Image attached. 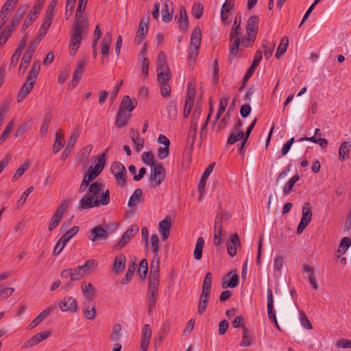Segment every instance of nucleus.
<instances>
[{
  "label": "nucleus",
  "instance_id": "f257e3e1",
  "mask_svg": "<svg viewBox=\"0 0 351 351\" xmlns=\"http://www.w3.org/2000/svg\"><path fill=\"white\" fill-rule=\"evenodd\" d=\"M99 185L97 183H91L88 188L89 195L84 196L80 201V208L82 210H87L101 205L106 206L110 203V191L108 189L102 192L100 199H94L99 191Z\"/></svg>",
  "mask_w": 351,
  "mask_h": 351
},
{
  "label": "nucleus",
  "instance_id": "f03ea898",
  "mask_svg": "<svg viewBox=\"0 0 351 351\" xmlns=\"http://www.w3.org/2000/svg\"><path fill=\"white\" fill-rule=\"evenodd\" d=\"M88 32V23L75 22L69 40V54L75 56L81 45L84 36L87 35Z\"/></svg>",
  "mask_w": 351,
  "mask_h": 351
},
{
  "label": "nucleus",
  "instance_id": "7ed1b4c3",
  "mask_svg": "<svg viewBox=\"0 0 351 351\" xmlns=\"http://www.w3.org/2000/svg\"><path fill=\"white\" fill-rule=\"evenodd\" d=\"M201 29L199 26H196L193 28L190 38V47L189 48L188 53V58L190 60H195L199 53V49L201 45Z\"/></svg>",
  "mask_w": 351,
  "mask_h": 351
},
{
  "label": "nucleus",
  "instance_id": "20e7f679",
  "mask_svg": "<svg viewBox=\"0 0 351 351\" xmlns=\"http://www.w3.org/2000/svg\"><path fill=\"white\" fill-rule=\"evenodd\" d=\"M165 178V169L160 163H156L151 167V173L149 178L152 187L159 186Z\"/></svg>",
  "mask_w": 351,
  "mask_h": 351
},
{
  "label": "nucleus",
  "instance_id": "39448f33",
  "mask_svg": "<svg viewBox=\"0 0 351 351\" xmlns=\"http://www.w3.org/2000/svg\"><path fill=\"white\" fill-rule=\"evenodd\" d=\"M110 170L116 179L117 184L124 186L126 183L127 174L124 165L120 162H114L111 165Z\"/></svg>",
  "mask_w": 351,
  "mask_h": 351
},
{
  "label": "nucleus",
  "instance_id": "423d86ee",
  "mask_svg": "<svg viewBox=\"0 0 351 351\" xmlns=\"http://www.w3.org/2000/svg\"><path fill=\"white\" fill-rule=\"evenodd\" d=\"M69 204H70L69 199H65L60 204L58 208L53 213V215L49 221V231H52L58 226V225L59 224V223L63 216L64 213L69 207Z\"/></svg>",
  "mask_w": 351,
  "mask_h": 351
},
{
  "label": "nucleus",
  "instance_id": "0eeeda50",
  "mask_svg": "<svg viewBox=\"0 0 351 351\" xmlns=\"http://www.w3.org/2000/svg\"><path fill=\"white\" fill-rule=\"evenodd\" d=\"M159 283L149 282V287L147 291L148 307L147 311L149 315L153 313L155 308L156 304L158 300Z\"/></svg>",
  "mask_w": 351,
  "mask_h": 351
},
{
  "label": "nucleus",
  "instance_id": "6e6552de",
  "mask_svg": "<svg viewBox=\"0 0 351 351\" xmlns=\"http://www.w3.org/2000/svg\"><path fill=\"white\" fill-rule=\"evenodd\" d=\"M312 219V206L310 203H304L302 207V216L301 221L298 226L297 232L300 234L308 226Z\"/></svg>",
  "mask_w": 351,
  "mask_h": 351
},
{
  "label": "nucleus",
  "instance_id": "1a4fd4ad",
  "mask_svg": "<svg viewBox=\"0 0 351 351\" xmlns=\"http://www.w3.org/2000/svg\"><path fill=\"white\" fill-rule=\"evenodd\" d=\"M160 256L154 254L150 265L149 282L159 283Z\"/></svg>",
  "mask_w": 351,
  "mask_h": 351
},
{
  "label": "nucleus",
  "instance_id": "9d476101",
  "mask_svg": "<svg viewBox=\"0 0 351 351\" xmlns=\"http://www.w3.org/2000/svg\"><path fill=\"white\" fill-rule=\"evenodd\" d=\"M138 227L136 225L131 226L123 234L121 239L117 244L119 249L123 247L138 232Z\"/></svg>",
  "mask_w": 351,
  "mask_h": 351
},
{
  "label": "nucleus",
  "instance_id": "9b49d317",
  "mask_svg": "<svg viewBox=\"0 0 351 351\" xmlns=\"http://www.w3.org/2000/svg\"><path fill=\"white\" fill-rule=\"evenodd\" d=\"M59 307L62 311L76 312L77 310V302L71 296H65L60 302Z\"/></svg>",
  "mask_w": 351,
  "mask_h": 351
},
{
  "label": "nucleus",
  "instance_id": "f8f14e48",
  "mask_svg": "<svg viewBox=\"0 0 351 351\" xmlns=\"http://www.w3.org/2000/svg\"><path fill=\"white\" fill-rule=\"evenodd\" d=\"M121 330L122 326L120 324H114L112 328V332L109 335V339L111 342H115L112 351H121L122 348L121 345L119 343H117V341L121 337Z\"/></svg>",
  "mask_w": 351,
  "mask_h": 351
},
{
  "label": "nucleus",
  "instance_id": "ddd939ff",
  "mask_svg": "<svg viewBox=\"0 0 351 351\" xmlns=\"http://www.w3.org/2000/svg\"><path fill=\"white\" fill-rule=\"evenodd\" d=\"M267 308L269 319L275 324L276 327L279 328L276 313L274 309V298L272 290L270 288H268L267 290Z\"/></svg>",
  "mask_w": 351,
  "mask_h": 351
},
{
  "label": "nucleus",
  "instance_id": "4468645a",
  "mask_svg": "<svg viewBox=\"0 0 351 351\" xmlns=\"http://www.w3.org/2000/svg\"><path fill=\"white\" fill-rule=\"evenodd\" d=\"M149 17L142 19L140 21L137 32L134 38V43L139 45L142 43L148 32Z\"/></svg>",
  "mask_w": 351,
  "mask_h": 351
},
{
  "label": "nucleus",
  "instance_id": "2eb2a0df",
  "mask_svg": "<svg viewBox=\"0 0 351 351\" xmlns=\"http://www.w3.org/2000/svg\"><path fill=\"white\" fill-rule=\"evenodd\" d=\"M259 18L256 15L250 16L245 25L246 34L252 38L256 36L258 30Z\"/></svg>",
  "mask_w": 351,
  "mask_h": 351
},
{
  "label": "nucleus",
  "instance_id": "dca6fc26",
  "mask_svg": "<svg viewBox=\"0 0 351 351\" xmlns=\"http://www.w3.org/2000/svg\"><path fill=\"white\" fill-rule=\"evenodd\" d=\"M172 220L170 216H166L163 220L158 223V231L162 235L163 241L168 239L171 228Z\"/></svg>",
  "mask_w": 351,
  "mask_h": 351
},
{
  "label": "nucleus",
  "instance_id": "f3484780",
  "mask_svg": "<svg viewBox=\"0 0 351 351\" xmlns=\"http://www.w3.org/2000/svg\"><path fill=\"white\" fill-rule=\"evenodd\" d=\"M109 235L108 232L101 226L99 225L90 230L88 239L92 241L105 240Z\"/></svg>",
  "mask_w": 351,
  "mask_h": 351
},
{
  "label": "nucleus",
  "instance_id": "a211bd4d",
  "mask_svg": "<svg viewBox=\"0 0 351 351\" xmlns=\"http://www.w3.org/2000/svg\"><path fill=\"white\" fill-rule=\"evenodd\" d=\"M51 335V331L45 330L36 334L31 339H29L23 346V348H29L39 342L46 339Z\"/></svg>",
  "mask_w": 351,
  "mask_h": 351
},
{
  "label": "nucleus",
  "instance_id": "6ab92c4d",
  "mask_svg": "<svg viewBox=\"0 0 351 351\" xmlns=\"http://www.w3.org/2000/svg\"><path fill=\"white\" fill-rule=\"evenodd\" d=\"M56 308V305L53 304L52 306H49L46 309L43 310L40 312L28 325L27 329L31 330L36 327L38 324H39L43 319H45L51 311H53Z\"/></svg>",
  "mask_w": 351,
  "mask_h": 351
},
{
  "label": "nucleus",
  "instance_id": "aec40b11",
  "mask_svg": "<svg viewBox=\"0 0 351 351\" xmlns=\"http://www.w3.org/2000/svg\"><path fill=\"white\" fill-rule=\"evenodd\" d=\"M241 246V242L237 233L230 236V241L227 242L228 253L231 257H234L237 254V248Z\"/></svg>",
  "mask_w": 351,
  "mask_h": 351
},
{
  "label": "nucleus",
  "instance_id": "412c9836",
  "mask_svg": "<svg viewBox=\"0 0 351 351\" xmlns=\"http://www.w3.org/2000/svg\"><path fill=\"white\" fill-rule=\"evenodd\" d=\"M98 262L95 259L87 260L84 265H80L83 276H88L98 267Z\"/></svg>",
  "mask_w": 351,
  "mask_h": 351
},
{
  "label": "nucleus",
  "instance_id": "4be33fe9",
  "mask_svg": "<svg viewBox=\"0 0 351 351\" xmlns=\"http://www.w3.org/2000/svg\"><path fill=\"white\" fill-rule=\"evenodd\" d=\"M152 336V329L149 324H145L142 330L141 349L146 351Z\"/></svg>",
  "mask_w": 351,
  "mask_h": 351
},
{
  "label": "nucleus",
  "instance_id": "5701e85b",
  "mask_svg": "<svg viewBox=\"0 0 351 351\" xmlns=\"http://www.w3.org/2000/svg\"><path fill=\"white\" fill-rule=\"evenodd\" d=\"M137 105L136 99H131L128 95L123 97V99L120 104L119 110L130 112L132 111Z\"/></svg>",
  "mask_w": 351,
  "mask_h": 351
},
{
  "label": "nucleus",
  "instance_id": "b1692460",
  "mask_svg": "<svg viewBox=\"0 0 351 351\" xmlns=\"http://www.w3.org/2000/svg\"><path fill=\"white\" fill-rule=\"evenodd\" d=\"M238 275L236 273L232 274V271H231L226 275L224 280L221 282V286L223 289H226L228 287L234 288L238 285Z\"/></svg>",
  "mask_w": 351,
  "mask_h": 351
},
{
  "label": "nucleus",
  "instance_id": "393cba45",
  "mask_svg": "<svg viewBox=\"0 0 351 351\" xmlns=\"http://www.w3.org/2000/svg\"><path fill=\"white\" fill-rule=\"evenodd\" d=\"M173 3L170 0L164 2V7L162 9V18L164 22H169L172 19Z\"/></svg>",
  "mask_w": 351,
  "mask_h": 351
},
{
  "label": "nucleus",
  "instance_id": "a878e982",
  "mask_svg": "<svg viewBox=\"0 0 351 351\" xmlns=\"http://www.w3.org/2000/svg\"><path fill=\"white\" fill-rule=\"evenodd\" d=\"M34 83L35 81L30 80H29V78H27L25 83L22 86L18 93V102L21 101L26 97V95L31 91V90L34 87Z\"/></svg>",
  "mask_w": 351,
  "mask_h": 351
},
{
  "label": "nucleus",
  "instance_id": "bb28decb",
  "mask_svg": "<svg viewBox=\"0 0 351 351\" xmlns=\"http://www.w3.org/2000/svg\"><path fill=\"white\" fill-rule=\"evenodd\" d=\"M221 220L217 217L215 221L213 243L216 246L219 245L221 243L222 224Z\"/></svg>",
  "mask_w": 351,
  "mask_h": 351
},
{
  "label": "nucleus",
  "instance_id": "cd10ccee",
  "mask_svg": "<svg viewBox=\"0 0 351 351\" xmlns=\"http://www.w3.org/2000/svg\"><path fill=\"white\" fill-rule=\"evenodd\" d=\"M230 43L228 62L231 63L236 58H238L241 39L237 38Z\"/></svg>",
  "mask_w": 351,
  "mask_h": 351
},
{
  "label": "nucleus",
  "instance_id": "c85d7f7f",
  "mask_svg": "<svg viewBox=\"0 0 351 351\" xmlns=\"http://www.w3.org/2000/svg\"><path fill=\"white\" fill-rule=\"evenodd\" d=\"M108 150L109 148L108 147L101 155L98 156L97 162L94 165V167H91L88 169V170H90L95 177H97L101 172L104 167V158L106 152Z\"/></svg>",
  "mask_w": 351,
  "mask_h": 351
},
{
  "label": "nucleus",
  "instance_id": "c756f323",
  "mask_svg": "<svg viewBox=\"0 0 351 351\" xmlns=\"http://www.w3.org/2000/svg\"><path fill=\"white\" fill-rule=\"evenodd\" d=\"M88 1V0H79L75 12V22L88 23L87 19L83 16Z\"/></svg>",
  "mask_w": 351,
  "mask_h": 351
},
{
  "label": "nucleus",
  "instance_id": "7c9ffc66",
  "mask_svg": "<svg viewBox=\"0 0 351 351\" xmlns=\"http://www.w3.org/2000/svg\"><path fill=\"white\" fill-rule=\"evenodd\" d=\"M126 257L123 254H118L115 256L112 265V270L114 273L121 272L125 267Z\"/></svg>",
  "mask_w": 351,
  "mask_h": 351
},
{
  "label": "nucleus",
  "instance_id": "2f4dec72",
  "mask_svg": "<svg viewBox=\"0 0 351 351\" xmlns=\"http://www.w3.org/2000/svg\"><path fill=\"white\" fill-rule=\"evenodd\" d=\"M81 288L84 297L89 302H91L95 293V289L94 288L93 285L90 283H86V282H84L81 285Z\"/></svg>",
  "mask_w": 351,
  "mask_h": 351
},
{
  "label": "nucleus",
  "instance_id": "473e14b6",
  "mask_svg": "<svg viewBox=\"0 0 351 351\" xmlns=\"http://www.w3.org/2000/svg\"><path fill=\"white\" fill-rule=\"evenodd\" d=\"M56 138L53 147V153L56 154L61 150L64 145V132L60 129L56 132Z\"/></svg>",
  "mask_w": 351,
  "mask_h": 351
},
{
  "label": "nucleus",
  "instance_id": "72a5a7b5",
  "mask_svg": "<svg viewBox=\"0 0 351 351\" xmlns=\"http://www.w3.org/2000/svg\"><path fill=\"white\" fill-rule=\"evenodd\" d=\"M85 65H86L85 60H82L77 63V67L73 72V78H72V81H71V84L73 86H75L80 81V80L84 73Z\"/></svg>",
  "mask_w": 351,
  "mask_h": 351
},
{
  "label": "nucleus",
  "instance_id": "f704fd0d",
  "mask_svg": "<svg viewBox=\"0 0 351 351\" xmlns=\"http://www.w3.org/2000/svg\"><path fill=\"white\" fill-rule=\"evenodd\" d=\"M241 14L239 12L236 14L233 25L230 33V42H232L233 38L236 37L237 35H239V30L241 29Z\"/></svg>",
  "mask_w": 351,
  "mask_h": 351
},
{
  "label": "nucleus",
  "instance_id": "c9c22d12",
  "mask_svg": "<svg viewBox=\"0 0 351 351\" xmlns=\"http://www.w3.org/2000/svg\"><path fill=\"white\" fill-rule=\"evenodd\" d=\"M130 114L128 112L119 110L114 125L120 128L127 124L128 119L130 117Z\"/></svg>",
  "mask_w": 351,
  "mask_h": 351
},
{
  "label": "nucleus",
  "instance_id": "e433bc0d",
  "mask_svg": "<svg viewBox=\"0 0 351 351\" xmlns=\"http://www.w3.org/2000/svg\"><path fill=\"white\" fill-rule=\"evenodd\" d=\"M78 136H79L78 134H73L70 136V139L67 143V145L62 154V156H61L62 160H65L69 157L72 149L73 148V147L75 145V143Z\"/></svg>",
  "mask_w": 351,
  "mask_h": 351
},
{
  "label": "nucleus",
  "instance_id": "4c0bfd02",
  "mask_svg": "<svg viewBox=\"0 0 351 351\" xmlns=\"http://www.w3.org/2000/svg\"><path fill=\"white\" fill-rule=\"evenodd\" d=\"M177 23L179 24V28L181 31L185 32L188 29V17L185 8H181L180 16Z\"/></svg>",
  "mask_w": 351,
  "mask_h": 351
},
{
  "label": "nucleus",
  "instance_id": "58836bf2",
  "mask_svg": "<svg viewBox=\"0 0 351 351\" xmlns=\"http://www.w3.org/2000/svg\"><path fill=\"white\" fill-rule=\"evenodd\" d=\"M91 302L84 303L83 306V313L84 317L88 319H93L96 316V309L95 305L90 304Z\"/></svg>",
  "mask_w": 351,
  "mask_h": 351
},
{
  "label": "nucleus",
  "instance_id": "ea45409f",
  "mask_svg": "<svg viewBox=\"0 0 351 351\" xmlns=\"http://www.w3.org/2000/svg\"><path fill=\"white\" fill-rule=\"evenodd\" d=\"M112 42V35L110 33H106L102 40L101 53L104 56H108L109 50Z\"/></svg>",
  "mask_w": 351,
  "mask_h": 351
},
{
  "label": "nucleus",
  "instance_id": "a19ab883",
  "mask_svg": "<svg viewBox=\"0 0 351 351\" xmlns=\"http://www.w3.org/2000/svg\"><path fill=\"white\" fill-rule=\"evenodd\" d=\"M95 178L93 173L90 172V170H88V172L84 175L83 180L79 187V192H84L87 187L90 186L89 182Z\"/></svg>",
  "mask_w": 351,
  "mask_h": 351
},
{
  "label": "nucleus",
  "instance_id": "79ce46f5",
  "mask_svg": "<svg viewBox=\"0 0 351 351\" xmlns=\"http://www.w3.org/2000/svg\"><path fill=\"white\" fill-rule=\"evenodd\" d=\"M169 70L167 61L166 56L163 51H160L158 55L157 58V71Z\"/></svg>",
  "mask_w": 351,
  "mask_h": 351
},
{
  "label": "nucleus",
  "instance_id": "37998d69",
  "mask_svg": "<svg viewBox=\"0 0 351 351\" xmlns=\"http://www.w3.org/2000/svg\"><path fill=\"white\" fill-rule=\"evenodd\" d=\"M351 145L350 143L347 141H344L342 143L339 147V156L340 160H345L346 158H348L350 156V149Z\"/></svg>",
  "mask_w": 351,
  "mask_h": 351
},
{
  "label": "nucleus",
  "instance_id": "c03bdc74",
  "mask_svg": "<svg viewBox=\"0 0 351 351\" xmlns=\"http://www.w3.org/2000/svg\"><path fill=\"white\" fill-rule=\"evenodd\" d=\"M141 159L144 164L147 166L154 167L156 163H159L154 159V154L151 152H144L142 153Z\"/></svg>",
  "mask_w": 351,
  "mask_h": 351
},
{
  "label": "nucleus",
  "instance_id": "a18cd8bd",
  "mask_svg": "<svg viewBox=\"0 0 351 351\" xmlns=\"http://www.w3.org/2000/svg\"><path fill=\"white\" fill-rule=\"evenodd\" d=\"M252 339L250 331L245 326H243L242 340L240 345L243 347L249 346L252 344Z\"/></svg>",
  "mask_w": 351,
  "mask_h": 351
},
{
  "label": "nucleus",
  "instance_id": "49530a36",
  "mask_svg": "<svg viewBox=\"0 0 351 351\" xmlns=\"http://www.w3.org/2000/svg\"><path fill=\"white\" fill-rule=\"evenodd\" d=\"M289 45V38L287 36H284L281 38L280 43L277 48L276 53V57L280 58L287 51Z\"/></svg>",
  "mask_w": 351,
  "mask_h": 351
},
{
  "label": "nucleus",
  "instance_id": "de8ad7c7",
  "mask_svg": "<svg viewBox=\"0 0 351 351\" xmlns=\"http://www.w3.org/2000/svg\"><path fill=\"white\" fill-rule=\"evenodd\" d=\"M204 246V239L202 237H199L196 241L195 247L194 250V258L196 260H199L202 256V250Z\"/></svg>",
  "mask_w": 351,
  "mask_h": 351
},
{
  "label": "nucleus",
  "instance_id": "09e8293b",
  "mask_svg": "<svg viewBox=\"0 0 351 351\" xmlns=\"http://www.w3.org/2000/svg\"><path fill=\"white\" fill-rule=\"evenodd\" d=\"M25 10H21L20 9L14 14V16L12 18L10 24L9 26H8L9 28L12 29V30H14L15 27L19 24L21 22L23 14H24Z\"/></svg>",
  "mask_w": 351,
  "mask_h": 351
},
{
  "label": "nucleus",
  "instance_id": "8fccbe9b",
  "mask_svg": "<svg viewBox=\"0 0 351 351\" xmlns=\"http://www.w3.org/2000/svg\"><path fill=\"white\" fill-rule=\"evenodd\" d=\"M275 43H269L268 40H265L263 41V47L264 49V55L266 59H269L271 57L273 51L275 49Z\"/></svg>",
  "mask_w": 351,
  "mask_h": 351
},
{
  "label": "nucleus",
  "instance_id": "3c124183",
  "mask_svg": "<svg viewBox=\"0 0 351 351\" xmlns=\"http://www.w3.org/2000/svg\"><path fill=\"white\" fill-rule=\"evenodd\" d=\"M300 180L298 175H295L285 184L283 188V194L285 196L288 195L292 190L294 184Z\"/></svg>",
  "mask_w": 351,
  "mask_h": 351
},
{
  "label": "nucleus",
  "instance_id": "603ef678",
  "mask_svg": "<svg viewBox=\"0 0 351 351\" xmlns=\"http://www.w3.org/2000/svg\"><path fill=\"white\" fill-rule=\"evenodd\" d=\"M40 70V62L38 60L35 61L33 63V65L29 72L27 78H29V80H30L36 81V79L37 78V77L39 74Z\"/></svg>",
  "mask_w": 351,
  "mask_h": 351
},
{
  "label": "nucleus",
  "instance_id": "864d4df0",
  "mask_svg": "<svg viewBox=\"0 0 351 351\" xmlns=\"http://www.w3.org/2000/svg\"><path fill=\"white\" fill-rule=\"evenodd\" d=\"M142 195V190L141 189H136L134 191L133 194L130 196L128 206L130 208L134 207L139 202V199Z\"/></svg>",
  "mask_w": 351,
  "mask_h": 351
},
{
  "label": "nucleus",
  "instance_id": "5fc2aeb1",
  "mask_svg": "<svg viewBox=\"0 0 351 351\" xmlns=\"http://www.w3.org/2000/svg\"><path fill=\"white\" fill-rule=\"evenodd\" d=\"M240 140H244V133L243 131H239L238 132H232L230 134L228 140H227V144L229 145H233L236 142L240 141Z\"/></svg>",
  "mask_w": 351,
  "mask_h": 351
},
{
  "label": "nucleus",
  "instance_id": "6e6d98bb",
  "mask_svg": "<svg viewBox=\"0 0 351 351\" xmlns=\"http://www.w3.org/2000/svg\"><path fill=\"white\" fill-rule=\"evenodd\" d=\"M51 21L52 19H51L50 18L45 17L44 21L43 22L40 28V33L38 34L36 38H40V40L43 39V38L47 34V29L50 27Z\"/></svg>",
  "mask_w": 351,
  "mask_h": 351
},
{
  "label": "nucleus",
  "instance_id": "4d7b16f0",
  "mask_svg": "<svg viewBox=\"0 0 351 351\" xmlns=\"http://www.w3.org/2000/svg\"><path fill=\"white\" fill-rule=\"evenodd\" d=\"M36 18V11L31 10L27 16L22 25L21 32H25L26 29L35 21Z\"/></svg>",
  "mask_w": 351,
  "mask_h": 351
},
{
  "label": "nucleus",
  "instance_id": "13d9d810",
  "mask_svg": "<svg viewBox=\"0 0 351 351\" xmlns=\"http://www.w3.org/2000/svg\"><path fill=\"white\" fill-rule=\"evenodd\" d=\"M170 70L158 71L157 79L160 84L168 83L171 78Z\"/></svg>",
  "mask_w": 351,
  "mask_h": 351
},
{
  "label": "nucleus",
  "instance_id": "bf43d9fd",
  "mask_svg": "<svg viewBox=\"0 0 351 351\" xmlns=\"http://www.w3.org/2000/svg\"><path fill=\"white\" fill-rule=\"evenodd\" d=\"M170 326L171 324L169 320L165 321L162 324L160 329L158 331V338L160 341H162L169 333L170 330Z\"/></svg>",
  "mask_w": 351,
  "mask_h": 351
},
{
  "label": "nucleus",
  "instance_id": "052dcab7",
  "mask_svg": "<svg viewBox=\"0 0 351 351\" xmlns=\"http://www.w3.org/2000/svg\"><path fill=\"white\" fill-rule=\"evenodd\" d=\"M79 231V227L77 226H73L71 229L67 230L60 238L66 243H67L71 238H73Z\"/></svg>",
  "mask_w": 351,
  "mask_h": 351
},
{
  "label": "nucleus",
  "instance_id": "680f3d73",
  "mask_svg": "<svg viewBox=\"0 0 351 351\" xmlns=\"http://www.w3.org/2000/svg\"><path fill=\"white\" fill-rule=\"evenodd\" d=\"M213 276L210 272L206 273L203 284L202 291L210 292V288L212 285Z\"/></svg>",
  "mask_w": 351,
  "mask_h": 351
},
{
  "label": "nucleus",
  "instance_id": "e2e57ef3",
  "mask_svg": "<svg viewBox=\"0 0 351 351\" xmlns=\"http://www.w3.org/2000/svg\"><path fill=\"white\" fill-rule=\"evenodd\" d=\"M351 245V239L349 237H344L341 241L339 246L338 253L343 254Z\"/></svg>",
  "mask_w": 351,
  "mask_h": 351
},
{
  "label": "nucleus",
  "instance_id": "0e129e2a",
  "mask_svg": "<svg viewBox=\"0 0 351 351\" xmlns=\"http://www.w3.org/2000/svg\"><path fill=\"white\" fill-rule=\"evenodd\" d=\"M196 94L195 85L192 82H189L187 86L186 101L194 103V99Z\"/></svg>",
  "mask_w": 351,
  "mask_h": 351
},
{
  "label": "nucleus",
  "instance_id": "69168bd1",
  "mask_svg": "<svg viewBox=\"0 0 351 351\" xmlns=\"http://www.w3.org/2000/svg\"><path fill=\"white\" fill-rule=\"evenodd\" d=\"M31 60H32L31 57H29L27 55H25V54L23 55L19 69V74H21V73L23 74L26 71L27 68L28 67L29 64L30 63Z\"/></svg>",
  "mask_w": 351,
  "mask_h": 351
},
{
  "label": "nucleus",
  "instance_id": "338daca9",
  "mask_svg": "<svg viewBox=\"0 0 351 351\" xmlns=\"http://www.w3.org/2000/svg\"><path fill=\"white\" fill-rule=\"evenodd\" d=\"M148 270V265L146 259H142L140 262L138 272L141 278L145 279Z\"/></svg>",
  "mask_w": 351,
  "mask_h": 351
},
{
  "label": "nucleus",
  "instance_id": "774afa93",
  "mask_svg": "<svg viewBox=\"0 0 351 351\" xmlns=\"http://www.w3.org/2000/svg\"><path fill=\"white\" fill-rule=\"evenodd\" d=\"M283 258L281 256H277L274 260V269L275 273L280 274L283 266Z\"/></svg>",
  "mask_w": 351,
  "mask_h": 351
}]
</instances>
